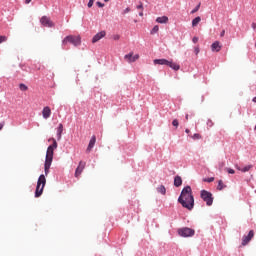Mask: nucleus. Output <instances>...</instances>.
I'll return each instance as SVG.
<instances>
[{"mask_svg": "<svg viewBox=\"0 0 256 256\" xmlns=\"http://www.w3.org/2000/svg\"><path fill=\"white\" fill-rule=\"evenodd\" d=\"M107 35V32L105 30L98 32L96 35L93 36L92 38V43H97L98 41H101L103 37Z\"/></svg>", "mask_w": 256, "mask_h": 256, "instance_id": "9d476101", "label": "nucleus"}, {"mask_svg": "<svg viewBox=\"0 0 256 256\" xmlns=\"http://www.w3.org/2000/svg\"><path fill=\"white\" fill-rule=\"evenodd\" d=\"M40 23L41 25H43V27H55V24H53V21H51V19L47 16H43L41 19H40Z\"/></svg>", "mask_w": 256, "mask_h": 256, "instance_id": "6e6552de", "label": "nucleus"}, {"mask_svg": "<svg viewBox=\"0 0 256 256\" xmlns=\"http://www.w3.org/2000/svg\"><path fill=\"white\" fill-rule=\"evenodd\" d=\"M181 185H183V179H181V176H175L174 187H181Z\"/></svg>", "mask_w": 256, "mask_h": 256, "instance_id": "aec40b11", "label": "nucleus"}, {"mask_svg": "<svg viewBox=\"0 0 256 256\" xmlns=\"http://www.w3.org/2000/svg\"><path fill=\"white\" fill-rule=\"evenodd\" d=\"M119 39H120V36H119V35H115V36H114V40H115V41H119Z\"/></svg>", "mask_w": 256, "mask_h": 256, "instance_id": "4c0bfd02", "label": "nucleus"}, {"mask_svg": "<svg viewBox=\"0 0 256 256\" xmlns=\"http://www.w3.org/2000/svg\"><path fill=\"white\" fill-rule=\"evenodd\" d=\"M136 9H141L143 11V3L140 2V4L136 7Z\"/></svg>", "mask_w": 256, "mask_h": 256, "instance_id": "e433bc0d", "label": "nucleus"}, {"mask_svg": "<svg viewBox=\"0 0 256 256\" xmlns=\"http://www.w3.org/2000/svg\"><path fill=\"white\" fill-rule=\"evenodd\" d=\"M178 203L184 207V209H188V211H192L195 207V197H193V190L191 186H185L180 196L178 197Z\"/></svg>", "mask_w": 256, "mask_h": 256, "instance_id": "f257e3e1", "label": "nucleus"}, {"mask_svg": "<svg viewBox=\"0 0 256 256\" xmlns=\"http://www.w3.org/2000/svg\"><path fill=\"white\" fill-rule=\"evenodd\" d=\"M62 135H63V125L60 123L57 127V133H56V137L58 141H61Z\"/></svg>", "mask_w": 256, "mask_h": 256, "instance_id": "a211bd4d", "label": "nucleus"}, {"mask_svg": "<svg viewBox=\"0 0 256 256\" xmlns=\"http://www.w3.org/2000/svg\"><path fill=\"white\" fill-rule=\"evenodd\" d=\"M19 87H20V90H21V91H27V85H25V84H20Z\"/></svg>", "mask_w": 256, "mask_h": 256, "instance_id": "cd10ccee", "label": "nucleus"}, {"mask_svg": "<svg viewBox=\"0 0 256 256\" xmlns=\"http://www.w3.org/2000/svg\"><path fill=\"white\" fill-rule=\"evenodd\" d=\"M200 197L208 207L213 205V194L207 190L200 191Z\"/></svg>", "mask_w": 256, "mask_h": 256, "instance_id": "39448f33", "label": "nucleus"}, {"mask_svg": "<svg viewBox=\"0 0 256 256\" xmlns=\"http://www.w3.org/2000/svg\"><path fill=\"white\" fill-rule=\"evenodd\" d=\"M227 173L230 175H235V170L233 168H226Z\"/></svg>", "mask_w": 256, "mask_h": 256, "instance_id": "a878e982", "label": "nucleus"}, {"mask_svg": "<svg viewBox=\"0 0 256 256\" xmlns=\"http://www.w3.org/2000/svg\"><path fill=\"white\" fill-rule=\"evenodd\" d=\"M254 103H256V96L253 98V100H252Z\"/></svg>", "mask_w": 256, "mask_h": 256, "instance_id": "49530a36", "label": "nucleus"}, {"mask_svg": "<svg viewBox=\"0 0 256 256\" xmlns=\"http://www.w3.org/2000/svg\"><path fill=\"white\" fill-rule=\"evenodd\" d=\"M201 8V3H199L192 11H191V14H195L197 13V11H199V9Z\"/></svg>", "mask_w": 256, "mask_h": 256, "instance_id": "393cba45", "label": "nucleus"}, {"mask_svg": "<svg viewBox=\"0 0 256 256\" xmlns=\"http://www.w3.org/2000/svg\"><path fill=\"white\" fill-rule=\"evenodd\" d=\"M204 181H207V183H213V181H215V178L210 177L208 179H205Z\"/></svg>", "mask_w": 256, "mask_h": 256, "instance_id": "473e14b6", "label": "nucleus"}, {"mask_svg": "<svg viewBox=\"0 0 256 256\" xmlns=\"http://www.w3.org/2000/svg\"><path fill=\"white\" fill-rule=\"evenodd\" d=\"M154 65H166L168 67L169 65V60L162 58V59H155L153 61Z\"/></svg>", "mask_w": 256, "mask_h": 256, "instance_id": "2eb2a0df", "label": "nucleus"}, {"mask_svg": "<svg viewBox=\"0 0 256 256\" xmlns=\"http://www.w3.org/2000/svg\"><path fill=\"white\" fill-rule=\"evenodd\" d=\"M224 188H225V185H223V180H219L218 186H217L218 191H223Z\"/></svg>", "mask_w": 256, "mask_h": 256, "instance_id": "5701e85b", "label": "nucleus"}, {"mask_svg": "<svg viewBox=\"0 0 256 256\" xmlns=\"http://www.w3.org/2000/svg\"><path fill=\"white\" fill-rule=\"evenodd\" d=\"M124 59L127 63H135L139 59V54L133 55V52H130L124 56Z\"/></svg>", "mask_w": 256, "mask_h": 256, "instance_id": "1a4fd4ad", "label": "nucleus"}, {"mask_svg": "<svg viewBox=\"0 0 256 256\" xmlns=\"http://www.w3.org/2000/svg\"><path fill=\"white\" fill-rule=\"evenodd\" d=\"M5 41H7V37L6 36H0V44L5 43Z\"/></svg>", "mask_w": 256, "mask_h": 256, "instance_id": "2f4dec72", "label": "nucleus"}, {"mask_svg": "<svg viewBox=\"0 0 256 256\" xmlns=\"http://www.w3.org/2000/svg\"><path fill=\"white\" fill-rule=\"evenodd\" d=\"M85 162L80 161L78 167L76 168L75 175L76 177H79L81 173H83V169H85Z\"/></svg>", "mask_w": 256, "mask_h": 256, "instance_id": "ddd939ff", "label": "nucleus"}, {"mask_svg": "<svg viewBox=\"0 0 256 256\" xmlns=\"http://www.w3.org/2000/svg\"><path fill=\"white\" fill-rule=\"evenodd\" d=\"M178 235L185 238L193 237V235H195V230L193 228L184 227L178 230Z\"/></svg>", "mask_w": 256, "mask_h": 256, "instance_id": "423d86ee", "label": "nucleus"}, {"mask_svg": "<svg viewBox=\"0 0 256 256\" xmlns=\"http://www.w3.org/2000/svg\"><path fill=\"white\" fill-rule=\"evenodd\" d=\"M42 117L43 119H49L51 117V108L49 106L43 108Z\"/></svg>", "mask_w": 256, "mask_h": 256, "instance_id": "4468645a", "label": "nucleus"}, {"mask_svg": "<svg viewBox=\"0 0 256 256\" xmlns=\"http://www.w3.org/2000/svg\"><path fill=\"white\" fill-rule=\"evenodd\" d=\"M96 5H97V7H100V8L105 7V4L102 3V2H100V1H97V2H96Z\"/></svg>", "mask_w": 256, "mask_h": 256, "instance_id": "7c9ffc66", "label": "nucleus"}, {"mask_svg": "<svg viewBox=\"0 0 256 256\" xmlns=\"http://www.w3.org/2000/svg\"><path fill=\"white\" fill-rule=\"evenodd\" d=\"M95 143H97V137L93 135L89 141L88 147L86 149L87 153H91L93 147H95Z\"/></svg>", "mask_w": 256, "mask_h": 256, "instance_id": "9b49d317", "label": "nucleus"}, {"mask_svg": "<svg viewBox=\"0 0 256 256\" xmlns=\"http://www.w3.org/2000/svg\"><path fill=\"white\" fill-rule=\"evenodd\" d=\"M47 184V179L45 178L44 174H41L38 178L37 185H36V191H35V197H39L40 195H43V189H45V185Z\"/></svg>", "mask_w": 256, "mask_h": 256, "instance_id": "7ed1b4c3", "label": "nucleus"}, {"mask_svg": "<svg viewBox=\"0 0 256 256\" xmlns=\"http://www.w3.org/2000/svg\"><path fill=\"white\" fill-rule=\"evenodd\" d=\"M33 0H25L26 5H29Z\"/></svg>", "mask_w": 256, "mask_h": 256, "instance_id": "ea45409f", "label": "nucleus"}, {"mask_svg": "<svg viewBox=\"0 0 256 256\" xmlns=\"http://www.w3.org/2000/svg\"><path fill=\"white\" fill-rule=\"evenodd\" d=\"M1 129H3V124L2 123H0V131H1Z\"/></svg>", "mask_w": 256, "mask_h": 256, "instance_id": "37998d69", "label": "nucleus"}, {"mask_svg": "<svg viewBox=\"0 0 256 256\" xmlns=\"http://www.w3.org/2000/svg\"><path fill=\"white\" fill-rule=\"evenodd\" d=\"M253 237H255V232L253 230H250L248 235H244L242 237V245H243V247H245V245H248L249 242L251 241V239H253Z\"/></svg>", "mask_w": 256, "mask_h": 256, "instance_id": "0eeeda50", "label": "nucleus"}, {"mask_svg": "<svg viewBox=\"0 0 256 256\" xmlns=\"http://www.w3.org/2000/svg\"><path fill=\"white\" fill-rule=\"evenodd\" d=\"M53 143L48 146L46 151L45 163H44V173L49 175V169H51V163H53V151L57 149V140L52 138Z\"/></svg>", "mask_w": 256, "mask_h": 256, "instance_id": "f03ea898", "label": "nucleus"}, {"mask_svg": "<svg viewBox=\"0 0 256 256\" xmlns=\"http://www.w3.org/2000/svg\"><path fill=\"white\" fill-rule=\"evenodd\" d=\"M168 67H170V69H173V71H179L181 69V66L173 61H168Z\"/></svg>", "mask_w": 256, "mask_h": 256, "instance_id": "f3484780", "label": "nucleus"}, {"mask_svg": "<svg viewBox=\"0 0 256 256\" xmlns=\"http://www.w3.org/2000/svg\"><path fill=\"white\" fill-rule=\"evenodd\" d=\"M129 11H131V9L128 7V8H126V9H124L123 14H124V15H127V13H129Z\"/></svg>", "mask_w": 256, "mask_h": 256, "instance_id": "72a5a7b5", "label": "nucleus"}, {"mask_svg": "<svg viewBox=\"0 0 256 256\" xmlns=\"http://www.w3.org/2000/svg\"><path fill=\"white\" fill-rule=\"evenodd\" d=\"M220 37H225V30H222V32L220 33Z\"/></svg>", "mask_w": 256, "mask_h": 256, "instance_id": "58836bf2", "label": "nucleus"}, {"mask_svg": "<svg viewBox=\"0 0 256 256\" xmlns=\"http://www.w3.org/2000/svg\"><path fill=\"white\" fill-rule=\"evenodd\" d=\"M207 125H208V127H213V121L208 120V121H207Z\"/></svg>", "mask_w": 256, "mask_h": 256, "instance_id": "c9c22d12", "label": "nucleus"}, {"mask_svg": "<svg viewBox=\"0 0 256 256\" xmlns=\"http://www.w3.org/2000/svg\"><path fill=\"white\" fill-rule=\"evenodd\" d=\"M192 139H194V140L201 139V135H200L199 133H195V134L192 136Z\"/></svg>", "mask_w": 256, "mask_h": 256, "instance_id": "c85d7f7f", "label": "nucleus"}, {"mask_svg": "<svg viewBox=\"0 0 256 256\" xmlns=\"http://www.w3.org/2000/svg\"><path fill=\"white\" fill-rule=\"evenodd\" d=\"M172 125H173V127H179V120L174 119V120L172 121Z\"/></svg>", "mask_w": 256, "mask_h": 256, "instance_id": "bb28decb", "label": "nucleus"}, {"mask_svg": "<svg viewBox=\"0 0 256 256\" xmlns=\"http://www.w3.org/2000/svg\"><path fill=\"white\" fill-rule=\"evenodd\" d=\"M199 41V38L197 36L193 37L192 42L197 43Z\"/></svg>", "mask_w": 256, "mask_h": 256, "instance_id": "f704fd0d", "label": "nucleus"}, {"mask_svg": "<svg viewBox=\"0 0 256 256\" xmlns=\"http://www.w3.org/2000/svg\"><path fill=\"white\" fill-rule=\"evenodd\" d=\"M185 119H189V114H186Z\"/></svg>", "mask_w": 256, "mask_h": 256, "instance_id": "de8ad7c7", "label": "nucleus"}, {"mask_svg": "<svg viewBox=\"0 0 256 256\" xmlns=\"http://www.w3.org/2000/svg\"><path fill=\"white\" fill-rule=\"evenodd\" d=\"M199 23H201V18L199 16H197L196 18H194L192 20V27H197V25H199Z\"/></svg>", "mask_w": 256, "mask_h": 256, "instance_id": "412c9836", "label": "nucleus"}, {"mask_svg": "<svg viewBox=\"0 0 256 256\" xmlns=\"http://www.w3.org/2000/svg\"><path fill=\"white\" fill-rule=\"evenodd\" d=\"M191 131L189 129H186L185 130V133H190Z\"/></svg>", "mask_w": 256, "mask_h": 256, "instance_id": "c03bdc74", "label": "nucleus"}, {"mask_svg": "<svg viewBox=\"0 0 256 256\" xmlns=\"http://www.w3.org/2000/svg\"><path fill=\"white\" fill-rule=\"evenodd\" d=\"M157 191L161 194V195H165L167 193V189L165 188V186L163 185H160L158 188H157Z\"/></svg>", "mask_w": 256, "mask_h": 256, "instance_id": "4be33fe9", "label": "nucleus"}, {"mask_svg": "<svg viewBox=\"0 0 256 256\" xmlns=\"http://www.w3.org/2000/svg\"><path fill=\"white\" fill-rule=\"evenodd\" d=\"M67 43L74 45V47H79V45H81V37L68 35L62 40L63 47H65V45H67Z\"/></svg>", "mask_w": 256, "mask_h": 256, "instance_id": "20e7f679", "label": "nucleus"}, {"mask_svg": "<svg viewBox=\"0 0 256 256\" xmlns=\"http://www.w3.org/2000/svg\"><path fill=\"white\" fill-rule=\"evenodd\" d=\"M104 1H105V3H108L109 0H104Z\"/></svg>", "mask_w": 256, "mask_h": 256, "instance_id": "09e8293b", "label": "nucleus"}, {"mask_svg": "<svg viewBox=\"0 0 256 256\" xmlns=\"http://www.w3.org/2000/svg\"><path fill=\"white\" fill-rule=\"evenodd\" d=\"M93 3H95V0H89L87 7H89V9H91V7H93Z\"/></svg>", "mask_w": 256, "mask_h": 256, "instance_id": "c756f323", "label": "nucleus"}, {"mask_svg": "<svg viewBox=\"0 0 256 256\" xmlns=\"http://www.w3.org/2000/svg\"><path fill=\"white\" fill-rule=\"evenodd\" d=\"M139 16H140V17H143V12H140V13H139Z\"/></svg>", "mask_w": 256, "mask_h": 256, "instance_id": "a18cd8bd", "label": "nucleus"}, {"mask_svg": "<svg viewBox=\"0 0 256 256\" xmlns=\"http://www.w3.org/2000/svg\"><path fill=\"white\" fill-rule=\"evenodd\" d=\"M155 33H159V27L157 25H155L150 31L151 35H155Z\"/></svg>", "mask_w": 256, "mask_h": 256, "instance_id": "b1692460", "label": "nucleus"}, {"mask_svg": "<svg viewBox=\"0 0 256 256\" xmlns=\"http://www.w3.org/2000/svg\"><path fill=\"white\" fill-rule=\"evenodd\" d=\"M211 49L212 51H216V53H219V51H221V43H219V41H215L214 43H212Z\"/></svg>", "mask_w": 256, "mask_h": 256, "instance_id": "dca6fc26", "label": "nucleus"}, {"mask_svg": "<svg viewBox=\"0 0 256 256\" xmlns=\"http://www.w3.org/2000/svg\"><path fill=\"white\" fill-rule=\"evenodd\" d=\"M252 29H254V31H255V29H256V23H252Z\"/></svg>", "mask_w": 256, "mask_h": 256, "instance_id": "a19ab883", "label": "nucleus"}, {"mask_svg": "<svg viewBox=\"0 0 256 256\" xmlns=\"http://www.w3.org/2000/svg\"><path fill=\"white\" fill-rule=\"evenodd\" d=\"M235 168L237 169V171H241V173H248V171H251V169H253V165L249 164L244 166L243 168H241L239 165H235Z\"/></svg>", "mask_w": 256, "mask_h": 256, "instance_id": "f8f14e48", "label": "nucleus"}, {"mask_svg": "<svg viewBox=\"0 0 256 256\" xmlns=\"http://www.w3.org/2000/svg\"><path fill=\"white\" fill-rule=\"evenodd\" d=\"M196 55L199 53V48H195Z\"/></svg>", "mask_w": 256, "mask_h": 256, "instance_id": "79ce46f5", "label": "nucleus"}, {"mask_svg": "<svg viewBox=\"0 0 256 256\" xmlns=\"http://www.w3.org/2000/svg\"><path fill=\"white\" fill-rule=\"evenodd\" d=\"M169 22V17L167 16H161L156 18V23H160L161 25L168 23Z\"/></svg>", "mask_w": 256, "mask_h": 256, "instance_id": "6ab92c4d", "label": "nucleus"}]
</instances>
